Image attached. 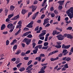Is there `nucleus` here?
<instances>
[{"label":"nucleus","instance_id":"nucleus-1","mask_svg":"<svg viewBox=\"0 0 73 73\" xmlns=\"http://www.w3.org/2000/svg\"><path fill=\"white\" fill-rule=\"evenodd\" d=\"M66 13L69 16L70 19H72L73 17V8L71 7L66 11Z\"/></svg>","mask_w":73,"mask_h":73},{"label":"nucleus","instance_id":"nucleus-2","mask_svg":"<svg viewBox=\"0 0 73 73\" xmlns=\"http://www.w3.org/2000/svg\"><path fill=\"white\" fill-rule=\"evenodd\" d=\"M31 39L25 38L23 39V41L26 42L27 45H28L30 44V43L31 42Z\"/></svg>","mask_w":73,"mask_h":73},{"label":"nucleus","instance_id":"nucleus-3","mask_svg":"<svg viewBox=\"0 0 73 73\" xmlns=\"http://www.w3.org/2000/svg\"><path fill=\"white\" fill-rule=\"evenodd\" d=\"M21 27H22V25H18L17 26V27H16L17 29V28H19V29L17 33H15V36H17V35H19V34L20 33V31H21V29H20L21 28Z\"/></svg>","mask_w":73,"mask_h":73},{"label":"nucleus","instance_id":"nucleus-4","mask_svg":"<svg viewBox=\"0 0 73 73\" xmlns=\"http://www.w3.org/2000/svg\"><path fill=\"white\" fill-rule=\"evenodd\" d=\"M40 56L36 57L35 58V60H37L39 62H40L41 59V57H45V55L44 54H41L40 55Z\"/></svg>","mask_w":73,"mask_h":73},{"label":"nucleus","instance_id":"nucleus-5","mask_svg":"<svg viewBox=\"0 0 73 73\" xmlns=\"http://www.w3.org/2000/svg\"><path fill=\"white\" fill-rule=\"evenodd\" d=\"M56 37H57L58 39L59 40H63V39L64 38V36H63V35L61 34L58 35L56 36Z\"/></svg>","mask_w":73,"mask_h":73},{"label":"nucleus","instance_id":"nucleus-6","mask_svg":"<svg viewBox=\"0 0 73 73\" xmlns=\"http://www.w3.org/2000/svg\"><path fill=\"white\" fill-rule=\"evenodd\" d=\"M56 43L58 46H55V47L58 49V48H61V45H60L62 44V42H61V41L57 42H56Z\"/></svg>","mask_w":73,"mask_h":73},{"label":"nucleus","instance_id":"nucleus-7","mask_svg":"<svg viewBox=\"0 0 73 73\" xmlns=\"http://www.w3.org/2000/svg\"><path fill=\"white\" fill-rule=\"evenodd\" d=\"M34 23V21H31V22L26 26V27H27V28H32L33 27V25H32Z\"/></svg>","mask_w":73,"mask_h":73},{"label":"nucleus","instance_id":"nucleus-8","mask_svg":"<svg viewBox=\"0 0 73 73\" xmlns=\"http://www.w3.org/2000/svg\"><path fill=\"white\" fill-rule=\"evenodd\" d=\"M30 8H32V12H34L37 9L35 6H34L33 5L31 6Z\"/></svg>","mask_w":73,"mask_h":73},{"label":"nucleus","instance_id":"nucleus-9","mask_svg":"<svg viewBox=\"0 0 73 73\" xmlns=\"http://www.w3.org/2000/svg\"><path fill=\"white\" fill-rule=\"evenodd\" d=\"M13 27V24L9 23L7 25V28L9 29H11Z\"/></svg>","mask_w":73,"mask_h":73},{"label":"nucleus","instance_id":"nucleus-10","mask_svg":"<svg viewBox=\"0 0 73 73\" xmlns=\"http://www.w3.org/2000/svg\"><path fill=\"white\" fill-rule=\"evenodd\" d=\"M64 0L58 1V3L60 5H63L64 3Z\"/></svg>","mask_w":73,"mask_h":73},{"label":"nucleus","instance_id":"nucleus-11","mask_svg":"<svg viewBox=\"0 0 73 73\" xmlns=\"http://www.w3.org/2000/svg\"><path fill=\"white\" fill-rule=\"evenodd\" d=\"M59 59V57H56V58H51L50 59V60L51 61H56V60H58Z\"/></svg>","mask_w":73,"mask_h":73},{"label":"nucleus","instance_id":"nucleus-12","mask_svg":"<svg viewBox=\"0 0 73 73\" xmlns=\"http://www.w3.org/2000/svg\"><path fill=\"white\" fill-rule=\"evenodd\" d=\"M19 15H17L16 16L14 17L13 18L11 19V20H17V19L19 18Z\"/></svg>","mask_w":73,"mask_h":73},{"label":"nucleus","instance_id":"nucleus-13","mask_svg":"<svg viewBox=\"0 0 73 73\" xmlns=\"http://www.w3.org/2000/svg\"><path fill=\"white\" fill-rule=\"evenodd\" d=\"M27 12V11L25 9H23L21 11V13L22 15H25Z\"/></svg>","mask_w":73,"mask_h":73},{"label":"nucleus","instance_id":"nucleus-14","mask_svg":"<svg viewBox=\"0 0 73 73\" xmlns=\"http://www.w3.org/2000/svg\"><path fill=\"white\" fill-rule=\"evenodd\" d=\"M5 28H6V26L5 25L3 24L1 26V31H3V30H4V29Z\"/></svg>","mask_w":73,"mask_h":73},{"label":"nucleus","instance_id":"nucleus-15","mask_svg":"<svg viewBox=\"0 0 73 73\" xmlns=\"http://www.w3.org/2000/svg\"><path fill=\"white\" fill-rule=\"evenodd\" d=\"M31 33V31L27 32L23 34V35L22 36V37L23 36H27V35H29V33Z\"/></svg>","mask_w":73,"mask_h":73},{"label":"nucleus","instance_id":"nucleus-16","mask_svg":"<svg viewBox=\"0 0 73 73\" xmlns=\"http://www.w3.org/2000/svg\"><path fill=\"white\" fill-rule=\"evenodd\" d=\"M8 9H7V8H5V16H7V14H8Z\"/></svg>","mask_w":73,"mask_h":73},{"label":"nucleus","instance_id":"nucleus-17","mask_svg":"<svg viewBox=\"0 0 73 73\" xmlns=\"http://www.w3.org/2000/svg\"><path fill=\"white\" fill-rule=\"evenodd\" d=\"M33 67V65L31 64L30 66H29L26 68V70H29V69H31V68H32V67Z\"/></svg>","mask_w":73,"mask_h":73},{"label":"nucleus","instance_id":"nucleus-18","mask_svg":"<svg viewBox=\"0 0 73 73\" xmlns=\"http://www.w3.org/2000/svg\"><path fill=\"white\" fill-rule=\"evenodd\" d=\"M68 38H70V39H72L73 36L70 34H68L67 37Z\"/></svg>","mask_w":73,"mask_h":73},{"label":"nucleus","instance_id":"nucleus-19","mask_svg":"<svg viewBox=\"0 0 73 73\" xmlns=\"http://www.w3.org/2000/svg\"><path fill=\"white\" fill-rule=\"evenodd\" d=\"M15 6L13 5H11L10 6V9L11 11H13L15 9Z\"/></svg>","mask_w":73,"mask_h":73},{"label":"nucleus","instance_id":"nucleus-20","mask_svg":"<svg viewBox=\"0 0 73 73\" xmlns=\"http://www.w3.org/2000/svg\"><path fill=\"white\" fill-rule=\"evenodd\" d=\"M17 61L15 62V64H19L20 62V59L19 58H17Z\"/></svg>","mask_w":73,"mask_h":73},{"label":"nucleus","instance_id":"nucleus-21","mask_svg":"<svg viewBox=\"0 0 73 73\" xmlns=\"http://www.w3.org/2000/svg\"><path fill=\"white\" fill-rule=\"evenodd\" d=\"M45 34H46V33L45 32L41 33L39 35V37H41V36H44Z\"/></svg>","mask_w":73,"mask_h":73},{"label":"nucleus","instance_id":"nucleus-22","mask_svg":"<svg viewBox=\"0 0 73 73\" xmlns=\"http://www.w3.org/2000/svg\"><path fill=\"white\" fill-rule=\"evenodd\" d=\"M25 70V68L24 67H22L19 70L20 72H23V71H24Z\"/></svg>","mask_w":73,"mask_h":73},{"label":"nucleus","instance_id":"nucleus-23","mask_svg":"<svg viewBox=\"0 0 73 73\" xmlns=\"http://www.w3.org/2000/svg\"><path fill=\"white\" fill-rule=\"evenodd\" d=\"M15 25H14L13 26L12 28H11L10 31V32H12L13 31V30L15 28Z\"/></svg>","mask_w":73,"mask_h":73},{"label":"nucleus","instance_id":"nucleus-24","mask_svg":"<svg viewBox=\"0 0 73 73\" xmlns=\"http://www.w3.org/2000/svg\"><path fill=\"white\" fill-rule=\"evenodd\" d=\"M52 35L53 36H54L55 35H57V31L54 30L52 33Z\"/></svg>","mask_w":73,"mask_h":73},{"label":"nucleus","instance_id":"nucleus-25","mask_svg":"<svg viewBox=\"0 0 73 73\" xmlns=\"http://www.w3.org/2000/svg\"><path fill=\"white\" fill-rule=\"evenodd\" d=\"M47 67V66H44L43 67H42L41 69V70H44H44L46 69V68Z\"/></svg>","mask_w":73,"mask_h":73},{"label":"nucleus","instance_id":"nucleus-26","mask_svg":"<svg viewBox=\"0 0 73 73\" xmlns=\"http://www.w3.org/2000/svg\"><path fill=\"white\" fill-rule=\"evenodd\" d=\"M47 1V0H44V1H43V3H42V7H44V6H45V4H46V3H45V2H46Z\"/></svg>","mask_w":73,"mask_h":73},{"label":"nucleus","instance_id":"nucleus-27","mask_svg":"<svg viewBox=\"0 0 73 73\" xmlns=\"http://www.w3.org/2000/svg\"><path fill=\"white\" fill-rule=\"evenodd\" d=\"M38 29H39V27L38 26L36 27L34 29V31H37L38 30Z\"/></svg>","mask_w":73,"mask_h":73},{"label":"nucleus","instance_id":"nucleus-28","mask_svg":"<svg viewBox=\"0 0 73 73\" xmlns=\"http://www.w3.org/2000/svg\"><path fill=\"white\" fill-rule=\"evenodd\" d=\"M20 50H17V52L15 53V54H19L20 53Z\"/></svg>","mask_w":73,"mask_h":73},{"label":"nucleus","instance_id":"nucleus-29","mask_svg":"<svg viewBox=\"0 0 73 73\" xmlns=\"http://www.w3.org/2000/svg\"><path fill=\"white\" fill-rule=\"evenodd\" d=\"M70 60H71V58H70V57L66 58V61H69Z\"/></svg>","mask_w":73,"mask_h":73},{"label":"nucleus","instance_id":"nucleus-30","mask_svg":"<svg viewBox=\"0 0 73 73\" xmlns=\"http://www.w3.org/2000/svg\"><path fill=\"white\" fill-rule=\"evenodd\" d=\"M58 9L59 10H61L62 9V6L59 5L58 7Z\"/></svg>","mask_w":73,"mask_h":73},{"label":"nucleus","instance_id":"nucleus-31","mask_svg":"<svg viewBox=\"0 0 73 73\" xmlns=\"http://www.w3.org/2000/svg\"><path fill=\"white\" fill-rule=\"evenodd\" d=\"M14 15L13 14H10L8 16V18L10 19L11 17H13V16Z\"/></svg>","mask_w":73,"mask_h":73},{"label":"nucleus","instance_id":"nucleus-32","mask_svg":"<svg viewBox=\"0 0 73 73\" xmlns=\"http://www.w3.org/2000/svg\"><path fill=\"white\" fill-rule=\"evenodd\" d=\"M25 54H26L24 52H22L21 53V55L22 56H25Z\"/></svg>","mask_w":73,"mask_h":73},{"label":"nucleus","instance_id":"nucleus-33","mask_svg":"<svg viewBox=\"0 0 73 73\" xmlns=\"http://www.w3.org/2000/svg\"><path fill=\"white\" fill-rule=\"evenodd\" d=\"M17 45L15 44L14 46L13 47V49L15 50L16 49H17Z\"/></svg>","mask_w":73,"mask_h":73},{"label":"nucleus","instance_id":"nucleus-34","mask_svg":"<svg viewBox=\"0 0 73 73\" xmlns=\"http://www.w3.org/2000/svg\"><path fill=\"white\" fill-rule=\"evenodd\" d=\"M48 46H44V47H43L42 48V49H48Z\"/></svg>","mask_w":73,"mask_h":73},{"label":"nucleus","instance_id":"nucleus-35","mask_svg":"<svg viewBox=\"0 0 73 73\" xmlns=\"http://www.w3.org/2000/svg\"><path fill=\"white\" fill-rule=\"evenodd\" d=\"M48 42H45L44 43V46H48Z\"/></svg>","mask_w":73,"mask_h":73},{"label":"nucleus","instance_id":"nucleus-36","mask_svg":"<svg viewBox=\"0 0 73 73\" xmlns=\"http://www.w3.org/2000/svg\"><path fill=\"white\" fill-rule=\"evenodd\" d=\"M22 64V63H20L18 64H17V68H19L20 67V66H21V65Z\"/></svg>","mask_w":73,"mask_h":73},{"label":"nucleus","instance_id":"nucleus-37","mask_svg":"<svg viewBox=\"0 0 73 73\" xmlns=\"http://www.w3.org/2000/svg\"><path fill=\"white\" fill-rule=\"evenodd\" d=\"M66 57H64L63 58H62V60L63 61H66Z\"/></svg>","mask_w":73,"mask_h":73},{"label":"nucleus","instance_id":"nucleus-38","mask_svg":"<svg viewBox=\"0 0 73 73\" xmlns=\"http://www.w3.org/2000/svg\"><path fill=\"white\" fill-rule=\"evenodd\" d=\"M33 54H36L37 53V50H35L33 51Z\"/></svg>","mask_w":73,"mask_h":73},{"label":"nucleus","instance_id":"nucleus-39","mask_svg":"<svg viewBox=\"0 0 73 73\" xmlns=\"http://www.w3.org/2000/svg\"><path fill=\"white\" fill-rule=\"evenodd\" d=\"M42 43V41L39 40L38 43V44H41Z\"/></svg>","mask_w":73,"mask_h":73},{"label":"nucleus","instance_id":"nucleus-40","mask_svg":"<svg viewBox=\"0 0 73 73\" xmlns=\"http://www.w3.org/2000/svg\"><path fill=\"white\" fill-rule=\"evenodd\" d=\"M54 13L55 14H56V15H58V12L57 10H55L54 11Z\"/></svg>","mask_w":73,"mask_h":73},{"label":"nucleus","instance_id":"nucleus-41","mask_svg":"<svg viewBox=\"0 0 73 73\" xmlns=\"http://www.w3.org/2000/svg\"><path fill=\"white\" fill-rule=\"evenodd\" d=\"M32 13L31 12H29L28 13V17H29L30 16H31V15H32Z\"/></svg>","mask_w":73,"mask_h":73},{"label":"nucleus","instance_id":"nucleus-42","mask_svg":"<svg viewBox=\"0 0 73 73\" xmlns=\"http://www.w3.org/2000/svg\"><path fill=\"white\" fill-rule=\"evenodd\" d=\"M9 44V41L8 40H7L6 42V45H8Z\"/></svg>","mask_w":73,"mask_h":73},{"label":"nucleus","instance_id":"nucleus-43","mask_svg":"<svg viewBox=\"0 0 73 73\" xmlns=\"http://www.w3.org/2000/svg\"><path fill=\"white\" fill-rule=\"evenodd\" d=\"M48 65V63H46L45 64H41V65L42 66H46V65Z\"/></svg>","mask_w":73,"mask_h":73},{"label":"nucleus","instance_id":"nucleus-44","mask_svg":"<svg viewBox=\"0 0 73 73\" xmlns=\"http://www.w3.org/2000/svg\"><path fill=\"white\" fill-rule=\"evenodd\" d=\"M27 37L28 38H32V35L31 34H29L27 36Z\"/></svg>","mask_w":73,"mask_h":73},{"label":"nucleus","instance_id":"nucleus-45","mask_svg":"<svg viewBox=\"0 0 73 73\" xmlns=\"http://www.w3.org/2000/svg\"><path fill=\"white\" fill-rule=\"evenodd\" d=\"M32 62V60H30L29 62H28L27 64V65L29 66V65H30V64H31Z\"/></svg>","mask_w":73,"mask_h":73},{"label":"nucleus","instance_id":"nucleus-46","mask_svg":"<svg viewBox=\"0 0 73 73\" xmlns=\"http://www.w3.org/2000/svg\"><path fill=\"white\" fill-rule=\"evenodd\" d=\"M67 29L70 30H72V27H69L67 28Z\"/></svg>","mask_w":73,"mask_h":73},{"label":"nucleus","instance_id":"nucleus-47","mask_svg":"<svg viewBox=\"0 0 73 73\" xmlns=\"http://www.w3.org/2000/svg\"><path fill=\"white\" fill-rule=\"evenodd\" d=\"M45 73V71H44V70H41L39 71L38 72V73Z\"/></svg>","mask_w":73,"mask_h":73},{"label":"nucleus","instance_id":"nucleus-48","mask_svg":"<svg viewBox=\"0 0 73 73\" xmlns=\"http://www.w3.org/2000/svg\"><path fill=\"white\" fill-rule=\"evenodd\" d=\"M70 46V45H66L65 46V49H68Z\"/></svg>","mask_w":73,"mask_h":73},{"label":"nucleus","instance_id":"nucleus-49","mask_svg":"<svg viewBox=\"0 0 73 73\" xmlns=\"http://www.w3.org/2000/svg\"><path fill=\"white\" fill-rule=\"evenodd\" d=\"M50 11L51 12H53V11H54V8H53V7H51L50 8Z\"/></svg>","mask_w":73,"mask_h":73},{"label":"nucleus","instance_id":"nucleus-50","mask_svg":"<svg viewBox=\"0 0 73 73\" xmlns=\"http://www.w3.org/2000/svg\"><path fill=\"white\" fill-rule=\"evenodd\" d=\"M5 21L6 22H9V21H10V19L8 18L6 19Z\"/></svg>","mask_w":73,"mask_h":73},{"label":"nucleus","instance_id":"nucleus-51","mask_svg":"<svg viewBox=\"0 0 73 73\" xmlns=\"http://www.w3.org/2000/svg\"><path fill=\"white\" fill-rule=\"evenodd\" d=\"M36 43L34 42L32 44V45L33 46V48H34L35 47V46H36Z\"/></svg>","mask_w":73,"mask_h":73},{"label":"nucleus","instance_id":"nucleus-52","mask_svg":"<svg viewBox=\"0 0 73 73\" xmlns=\"http://www.w3.org/2000/svg\"><path fill=\"white\" fill-rule=\"evenodd\" d=\"M23 58L24 59V60H28L29 59V58L28 57L25 56Z\"/></svg>","mask_w":73,"mask_h":73},{"label":"nucleus","instance_id":"nucleus-53","mask_svg":"<svg viewBox=\"0 0 73 73\" xmlns=\"http://www.w3.org/2000/svg\"><path fill=\"white\" fill-rule=\"evenodd\" d=\"M29 29L26 27L24 28L23 29V31H29Z\"/></svg>","mask_w":73,"mask_h":73},{"label":"nucleus","instance_id":"nucleus-54","mask_svg":"<svg viewBox=\"0 0 73 73\" xmlns=\"http://www.w3.org/2000/svg\"><path fill=\"white\" fill-rule=\"evenodd\" d=\"M22 24V22L21 21H20L18 23V25H21Z\"/></svg>","mask_w":73,"mask_h":73},{"label":"nucleus","instance_id":"nucleus-55","mask_svg":"<svg viewBox=\"0 0 73 73\" xmlns=\"http://www.w3.org/2000/svg\"><path fill=\"white\" fill-rule=\"evenodd\" d=\"M38 46H36L34 48V49H35V50H38Z\"/></svg>","mask_w":73,"mask_h":73},{"label":"nucleus","instance_id":"nucleus-56","mask_svg":"<svg viewBox=\"0 0 73 73\" xmlns=\"http://www.w3.org/2000/svg\"><path fill=\"white\" fill-rule=\"evenodd\" d=\"M51 16L52 17H54V16H55V14H54V13H52L51 14Z\"/></svg>","mask_w":73,"mask_h":73},{"label":"nucleus","instance_id":"nucleus-57","mask_svg":"<svg viewBox=\"0 0 73 73\" xmlns=\"http://www.w3.org/2000/svg\"><path fill=\"white\" fill-rule=\"evenodd\" d=\"M45 16V15H41L40 18L41 19H44V18Z\"/></svg>","mask_w":73,"mask_h":73},{"label":"nucleus","instance_id":"nucleus-58","mask_svg":"<svg viewBox=\"0 0 73 73\" xmlns=\"http://www.w3.org/2000/svg\"><path fill=\"white\" fill-rule=\"evenodd\" d=\"M49 20V19L48 18H47L46 19H44V22H46V21H48Z\"/></svg>","mask_w":73,"mask_h":73},{"label":"nucleus","instance_id":"nucleus-59","mask_svg":"<svg viewBox=\"0 0 73 73\" xmlns=\"http://www.w3.org/2000/svg\"><path fill=\"white\" fill-rule=\"evenodd\" d=\"M31 52V50H28L25 53L26 54H29V53Z\"/></svg>","mask_w":73,"mask_h":73},{"label":"nucleus","instance_id":"nucleus-60","mask_svg":"<svg viewBox=\"0 0 73 73\" xmlns=\"http://www.w3.org/2000/svg\"><path fill=\"white\" fill-rule=\"evenodd\" d=\"M39 38L40 40H43L44 39V37L42 36V37H39Z\"/></svg>","mask_w":73,"mask_h":73},{"label":"nucleus","instance_id":"nucleus-61","mask_svg":"<svg viewBox=\"0 0 73 73\" xmlns=\"http://www.w3.org/2000/svg\"><path fill=\"white\" fill-rule=\"evenodd\" d=\"M58 52V50L53 51V54H54V53H56Z\"/></svg>","mask_w":73,"mask_h":73},{"label":"nucleus","instance_id":"nucleus-62","mask_svg":"<svg viewBox=\"0 0 73 73\" xmlns=\"http://www.w3.org/2000/svg\"><path fill=\"white\" fill-rule=\"evenodd\" d=\"M16 60V58H13L11 59V61H15Z\"/></svg>","mask_w":73,"mask_h":73},{"label":"nucleus","instance_id":"nucleus-63","mask_svg":"<svg viewBox=\"0 0 73 73\" xmlns=\"http://www.w3.org/2000/svg\"><path fill=\"white\" fill-rule=\"evenodd\" d=\"M38 46L39 49H41V48H42V45H38Z\"/></svg>","mask_w":73,"mask_h":73},{"label":"nucleus","instance_id":"nucleus-64","mask_svg":"<svg viewBox=\"0 0 73 73\" xmlns=\"http://www.w3.org/2000/svg\"><path fill=\"white\" fill-rule=\"evenodd\" d=\"M3 35H7V34H8V31H5L3 32Z\"/></svg>","mask_w":73,"mask_h":73}]
</instances>
